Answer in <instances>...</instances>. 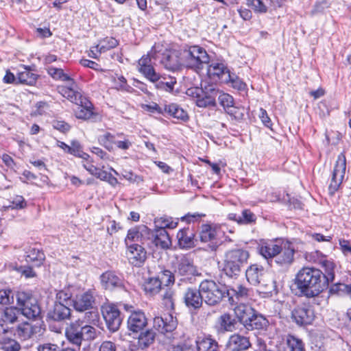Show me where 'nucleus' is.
Masks as SVG:
<instances>
[{
    "mask_svg": "<svg viewBox=\"0 0 351 351\" xmlns=\"http://www.w3.org/2000/svg\"><path fill=\"white\" fill-rule=\"evenodd\" d=\"M250 257L248 251L237 248L228 251L225 254L223 271L230 278H237L247 264Z\"/></svg>",
    "mask_w": 351,
    "mask_h": 351,
    "instance_id": "nucleus-3",
    "label": "nucleus"
},
{
    "mask_svg": "<svg viewBox=\"0 0 351 351\" xmlns=\"http://www.w3.org/2000/svg\"><path fill=\"white\" fill-rule=\"evenodd\" d=\"M179 246L182 249H190L195 246V234L189 228H183L177 233Z\"/></svg>",
    "mask_w": 351,
    "mask_h": 351,
    "instance_id": "nucleus-30",
    "label": "nucleus"
},
{
    "mask_svg": "<svg viewBox=\"0 0 351 351\" xmlns=\"http://www.w3.org/2000/svg\"><path fill=\"white\" fill-rule=\"evenodd\" d=\"M174 293L170 289H167L162 295V304L167 310H174Z\"/></svg>",
    "mask_w": 351,
    "mask_h": 351,
    "instance_id": "nucleus-57",
    "label": "nucleus"
},
{
    "mask_svg": "<svg viewBox=\"0 0 351 351\" xmlns=\"http://www.w3.org/2000/svg\"><path fill=\"white\" fill-rule=\"evenodd\" d=\"M126 254L129 263L134 267H142L147 259V252L145 248L137 243L128 245Z\"/></svg>",
    "mask_w": 351,
    "mask_h": 351,
    "instance_id": "nucleus-13",
    "label": "nucleus"
},
{
    "mask_svg": "<svg viewBox=\"0 0 351 351\" xmlns=\"http://www.w3.org/2000/svg\"><path fill=\"white\" fill-rule=\"evenodd\" d=\"M80 323L82 331L84 332V338H85V340L90 341L94 339L96 337V329L89 324H84V322L83 321L80 320Z\"/></svg>",
    "mask_w": 351,
    "mask_h": 351,
    "instance_id": "nucleus-59",
    "label": "nucleus"
},
{
    "mask_svg": "<svg viewBox=\"0 0 351 351\" xmlns=\"http://www.w3.org/2000/svg\"><path fill=\"white\" fill-rule=\"evenodd\" d=\"M115 139V136L110 132H106L98 137L99 143L108 151L113 149V145L114 144Z\"/></svg>",
    "mask_w": 351,
    "mask_h": 351,
    "instance_id": "nucleus-50",
    "label": "nucleus"
},
{
    "mask_svg": "<svg viewBox=\"0 0 351 351\" xmlns=\"http://www.w3.org/2000/svg\"><path fill=\"white\" fill-rule=\"evenodd\" d=\"M20 313L28 319L36 320L42 318L41 308L35 298L34 302H30L22 308Z\"/></svg>",
    "mask_w": 351,
    "mask_h": 351,
    "instance_id": "nucleus-31",
    "label": "nucleus"
},
{
    "mask_svg": "<svg viewBox=\"0 0 351 351\" xmlns=\"http://www.w3.org/2000/svg\"><path fill=\"white\" fill-rule=\"evenodd\" d=\"M217 97L221 106H222L226 110L234 104V99L230 95L222 93L219 90V95Z\"/></svg>",
    "mask_w": 351,
    "mask_h": 351,
    "instance_id": "nucleus-60",
    "label": "nucleus"
},
{
    "mask_svg": "<svg viewBox=\"0 0 351 351\" xmlns=\"http://www.w3.org/2000/svg\"><path fill=\"white\" fill-rule=\"evenodd\" d=\"M71 309L61 302H55L47 314V322H62L69 318Z\"/></svg>",
    "mask_w": 351,
    "mask_h": 351,
    "instance_id": "nucleus-18",
    "label": "nucleus"
},
{
    "mask_svg": "<svg viewBox=\"0 0 351 351\" xmlns=\"http://www.w3.org/2000/svg\"><path fill=\"white\" fill-rule=\"evenodd\" d=\"M295 284L301 293L307 298H314L327 289L323 272L317 268L305 267L296 274Z\"/></svg>",
    "mask_w": 351,
    "mask_h": 351,
    "instance_id": "nucleus-1",
    "label": "nucleus"
},
{
    "mask_svg": "<svg viewBox=\"0 0 351 351\" xmlns=\"http://www.w3.org/2000/svg\"><path fill=\"white\" fill-rule=\"evenodd\" d=\"M157 278L161 282V286L163 285L168 287L174 283L177 276L175 275V272L172 273L169 270L164 269L158 274Z\"/></svg>",
    "mask_w": 351,
    "mask_h": 351,
    "instance_id": "nucleus-48",
    "label": "nucleus"
},
{
    "mask_svg": "<svg viewBox=\"0 0 351 351\" xmlns=\"http://www.w3.org/2000/svg\"><path fill=\"white\" fill-rule=\"evenodd\" d=\"M36 327L33 326L28 322H23L17 326L15 335L21 340L30 339L36 332Z\"/></svg>",
    "mask_w": 351,
    "mask_h": 351,
    "instance_id": "nucleus-35",
    "label": "nucleus"
},
{
    "mask_svg": "<svg viewBox=\"0 0 351 351\" xmlns=\"http://www.w3.org/2000/svg\"><path fill=\"white\" fill-rule=\"evenodd\" d=\"M208 71L210 74L216 75L223 81L225 77H228V74L231 73L223 63H213L209 65Z\"/></svg>",
    "mask_w": 351,
    "mask_h": 351,
    "instance_id": "nucleus-40",
    "label": "nucleus"
},
{
    "mask_svg": "<svg viewBox=\"0 0 351 351\" xmlns=\"http://www.w3.org/2000/svg\"><path fill=\"white\" fill-rule=\"evenodd\" d=\"M246 2L256 12L265 13L267 11V6L261 0H246Z\"/></svg>",
    "mask_w": 351,
    "mask_h": 351,
    "instance_id": "nucleus-63",
    "label": "nucleus"
},
{
    "mask_svg": "<svg viewBox=\"0 0 351 351\" xmlns=\"http://www.w3.org/2000/svg\"><path fill=\"white\" fill-rule=\"evenodd\" d=\"M20 315V310L14 306L6 307L1 312L0 325L4 332L8 330L9 324L18 321Z\"/></svg>",
    "mask_w": 351,
    "mask_h": 351,
    "instance_id": "nucleus-20",
    "label": "nucleus"
},
{
    "mask_svg": "<svg viewBox=\"0 0 351 351\" xmlns=\"http://www.w3.org/2000/svg\"><path fill=\"white\" fill-rule=\"evenodd\" d=\"M224 82H230L232 86L238 90H245L247 88L246 84L234 74H228V77L224 78Z\"/></svg>",
    "mask_w": 351,
    "mask_h": 351,
    "instance_id": "nucleus-52",
    "label": "nucleus"
},
{
    "mask_svg": "<svg viewBox=\"0 0 351 351\" xmlns=\"http://www.w3.org/2000/svg\"><path fill=\"white\" fill-rule=\"evenodd\" d=\"M150 240V230L145 226H140L131 228L128 230L125 242L127 245H130L128 242L140 241L143 245H149Z\"/></svg>",
    "mask_w": 351,
    "mask_h": 351,
    "instance_id": "nucleus-14",
    "label": "nucleus"
},
{
    "mask_svg": "<svg viewBox=\"0 0 351 351\" xmlns=\"http://www.w3.org/2000/svg\"><path fill=\"white\" fill-rule=\"evenodd\" d=\"M138 71L152 82H157L160 79V74L156 72L152 65L140 67Z\"/></svg>",
    "mask_w": 351,
    "mask_h": 351,
    "instance_id": "nucleus-49",
    "label": "nucleus"
},
{
    "mask_svg": "<svg viewBox=\"0 0 351 351\" xmlns=\"http://www.w3.org/2000/svg\"><path fill=\"white\" fill-rule=\"evenodd\" d=\"M267 275V271L264 267L257 263L250 265L245 271L247 280L254 286L263 283Z\"/></svg>",
    "mask_w": 351,
    "mask_h": 351,
    "instance_id": "nucleus-16",
    "label": "nucleus"
},
{
    "mask_svg": "<svg viewBox=\"0 0 351 351\" xmlns=\"http://www.w3.org/2000/svg\"><path fill=\"white\" fill-rule=\"evenodd\" d=\"M256 221V215L249 209H244L239 219V224L248 225L255 223Z\"/></svg>",
    "mask_w": 351,
    "mask_h": 351,
    "instance_id": "nucleus-53",
    "label": "nucleus"
},
{
    "mask_svg": "<svg viewBox=\"0 0 351 351\" xmlns=\"http://www.w3.org/2000/svg\"><path fill=\"white\" fill-rule=\"evenodd\" d=\"M112 81L114 88L117 90L131 92V90L132 89V88L128 84L126 79L123 75H116L112 77Z\"/></svg>",
    "mask_w": 351,
    "mask_h": 351,
    "instance_id": "nucleus-51",
    "label": "nucleus"
},
{
    "mask_svg": "<svg viewBox=\"0 0 351 351\" xmlns=\"http://www.w3.org/2000/svg\"><path fill=\"white\" fill-rule=\"evenodd\" d=\"M199 351H218V343L210 337L199 339L195 341Z\"/></svg>",
    "mask_w": 351,
    "mask_h": 351,
    "instance_id": "nucleus-36",
    "label": "nucleus"
},
{
    "mask_svg": "<svg viewBox=\"0 0 351 351\" xmlns=\"http://www.w3.org/2000/svg\"><path fill=\"white\" fill-rule=\"evenodd\" d=\"M199 288L204 301L209 306L219 304L226 296V288L212 280H204Z\"/></svg>",
    "mask_w": 351,
    "mask_h": 351,
    "instance_id": "nucleus-5",
    "label": "nucleus"
},
{
    "mask_svg": "<svg viewBox=\"0 0 351 351\" xmlns=\"http://www.w3.org/2000/svg\"><path fill=\"white\" fill-rule=\"evenodd\" d=\"M152 242L162 249H167L171 245V241L168 232L165 228H156L155 232L150 231Z\"/></svg>",
    "mask_w": 351,
    "mask_h": 351,
    "instance_id": "nucleus-23",
    "label": "nucleus"
},
{
    "mask_svg": "<svg viewBox=\"0 0 351 351\" xmlns=\"http://www.w3.org/2000/svg\"><path fill=\"white\" fill-rule=\"evenodd\" d=\"M156 332L152 329H148L140 333L137 340V347L141 350H145L154 343Z\"/></svg>",
    "mask_w": 351,
    "mask_h": 351,
    "instance_id": "nucleus-32",
    "label": "nucleus"
},
{
    "mask_svg": "<svg viewBox=\"0 0 351 351\" xmlns=\"http://www.w3.org/2000/svg\"><path fill=\"white\" fill-rule=\"evenodd\" d=\"M258 285L263 288V291L266 293H270L272 295L274 293H278L276 282L272 278L266 279L265 278L263 280V283H260Z\"/></svg>",
    "mask_w": 351,
    "mask_h": 351,
    "instance_id": "nucleus-56",
    "label": "nucleus"
},
{
    "mask_svg": "<svg viewBox=\"0 0 351 351\" xmlns=\"http://www.w3.org/2000/svg\"><path fill=\"white\" fill-rule=\"evenodd\" d=\"M77 108L75 110V115L77 119L88 120L95 115L92 103L86 97L79 101Z\"/></svg>",
    "mask_w": 351,
    "mask_h": 351,
    "instance_id": "nucleus-27",
    "label": "nucleus"
},
{
    "mask_svg": "<svg viewBox=\"0 0 351 351\" xmlns=\"http://www.w3.org/2000/svg\"><path fill=\"white\" fill-rule=\"evenodd\" d=\"M226 112L237 121H241L244 118L245 109L242 106H234L232 105L226 110Z\"/></svg>",
    "mask_w": 351,
    "mask_h": 351,
    "instance_id": "nucleus-55",
    "label": "nucleus"
},
{
    "mask_svg": "<svg viewBox=\"0 0 351 351\" xmlns=\"http://www.w3.org/2000/svg\"><path fill=\"white\" fill-rule=\"evenodd\" d=\"M249 289L242 285H236L230 289H226V293L229 298V302L231 304L237 303L238 302L245 300L248 297Z\"/></svg>",
    "mask_w": 351,
    "mask_h": 351,
    "instance_id": "nucleus-29",
    "label": "nucleus"
},
{
    "mask_svg": "<svg viewBox=\"0 0 351 351\" xmlns=\"http://www.w3.org/2000/svg\"><path fill=\"white\" fill-rule=\"evenodd\" d=\"M177 327V320L171 314L164 317V328L161 330L162 334L173 332Z\"/></svg>",
    "mask_w": 351,
    "mask_h": 351,
    "instance_id": "nucleus-54",
    "label": "nucleus"
},
{
    "mask_svg": "<svg viewBox=\"0 0 351 351\" xmlns=\"http://www.w3.org/2000/svg\"><path fill=\"white\" fill-rule=\"evenodd\" d=\"M101 287L109 291L125 290V280L122 274L113 270H108L99 276Z\"/></svg>",
    "mask_w": 351,
    "mask_h": 351,
    "instance_id": "nucleus-9",
    "label": "nucleus"
},
{
    "mask_svg": "<svg viewBox=\"0 0 351 351\" xmlns=\"http://www.w3.org/2000/svg\"><path fill=\"white\" fill-rule=\"evenodd\" d=\"M236 319L228 313L221 314L215 321L214 329L217 335L232 332L235 329Z\"/></svg>",
    "mask_w": 351,
    "mask_h": 351,
    "instance_id": "nucleus-17",
    "label": "nucleus"
},
{
    "mask_svg": "<svg viewBox=\"0 0 351 351\" xmlns=\"http://www.w3.org/2000/svg\"><path fill=\"white\" fill-rule=\"evenodd\" d=\"M21 349V344L15 339L5 338L0 341V350L1 351H20Z\"/></svg>",
    "mask_w": 351,
    "mask_h": 351,
    "instance_id": "nucleus-45",
    "label": "nucleus"
},
{
    "mask_svg": "<svg viewBox=\"0 0 351 351\" xmlns=\"http://www.w3.org/2000/svg\"><path fill=\"white\" fill-rule=\"evenodd\" d=\"M155 223L157 228H165V230H166V228H175L178 225V222L173 221L171 220V218L168 217L158 219L155 221Z\"/></svg>",
    "mask_w": 351,
    "mask_h": 351,
    "instance_id": "nucleus-58",
    "label": "nucleus"
},
{
    "mask_svg": "<svg viewBox=\"0 0 351 351\" xmlns=\"http://www.w3.org/2000/svg\"><path fill=\"white\" fill-rule=\"evenodd\" d=\"M36 350L37 351H60V348L56 343L48 342L39 344Z\"/></svg>",
    "mask_w": 351,
    "mask_h": 351,
    "instance_id": "nucleus-64",
    "label": "nucleus"
},
{
    "mask_svg": "<svg viewBox=\"0 0 351 351\" xmlns=\"http://www.w3.org/2000/svg\"><path fill=\"white\" fill-rule=\"evenodd\" d=\"M14 293L10 289L0 290V304H10L14 302Z\"/></svg>",
    "mask_w": 351,
    "mask_h": 351,
    "instance_id": "nucleus-61",
    "label": "nucleus"
},
{
    "mask_svg": "<svg viewBox=\"0 0 351 351\" xmlns=\"http://www.w3.org/2000/svg\"><path fill=\"white\" fill-rule=\"evenodd\" d=\"M182 56L186 66L195 70L202 69L210 60L206 51L197 45L190 46L184 49Z\"/></svg>",
    "mask_w": 351,
    "mask_h": 351,
    "instance_id": "nucleus-6",
    "label": "nucleus"
},
{
    "mask_svg": "<svg viewBox=\"0 0 351 351\" xmlns=\"http://www.w3.org/2000/svg\"><path fill=\"white\" fill-rule=\"evenodd\" d=\"M295 250L289 243L280 245V250L277 254L274 261L282 267L290 265L294 260Z\"/></svg>",
    "mask_w": 351,
    "mask_h": 351,
    "instance_id": "nucleus-19",
    "label": "nucleus"
},
{
    "mask_svg": "<svg viewBox=\"0 0 351 351\" xmlns=\"http://www.w3.org/2000/svg\"><path fill=\"white\" fill-rule=\"evenodd\" d=\"M154 83L157 89L171 92L173 90L174 85L176 84V80L174 78H171L169 82L160 81L159 80L157 82Z\"/></svg>",
    "mask_w": 351,
    "mask_h": 351,
    "instance_id": "nucleus-62",
    "label": "nucleus"
},
{
    "mask_svg": "<svg viewBox=\"0 0 351 351\" xmlns=\"http://www.w3.org/2000/svg\"><path fill=\"white\" fill-rule=\"evenodd\" d=\"M346 169V159L343 154H340L337 159L330 184L329 185V191L330 193H335L343 182Z\"/></svg>",
    "mask_w": 351,
    "mask_h": 351,
    "instance_id": "nucleus-10",
    "label": "nucleus"
},
{
    "mask_svg": "<svg viewBox=\"0 0 351 351\" xmlns=\"http://www.w3.org/2000/svg\"><path fill=\"white\" fill-rule=\"evenodd\" d=\"M69 341L75 345L78 349L83 341H86L84 338V332L81 327L80 320L71 324V328L66 332Z\"/></svg>",
    "mask_w": 351,
    "mask_h": 351,
    "instance_id": "nucleus-24",
    "label": "nucleus"
},
{
    "mask_svg": "<svg viewBox=\"0 0 351 351\" xmlns=\"http://www.w3.org/2000/svg\"><path fill=\"white\" fill-rule=\"evenodd\" d=\"M235 314L239 322L247 330L265 329L269 323L263 315L247 305L237 306Z\"/></svg>",
    "mask_w": 351,
    "mask_h": 351,
    "instance_id": "nucleus-2",
    "label": "nucleus"
},
{
    "mask_svg": "<svg viewBox=\"0 0 351 351\" xmlns=\"http://www.w3.org/2000/svg\"><path fill=\"white\" fill-rule=\"evenodd\" d=\"M186 94L195 98V104L199 108L215 107L219 89L213 85H208L204 88L191 87L186 90Z\"/></svg>",
    "mask_w": 351,
    "mask_h": 351,
    "instance_id": "nucleus-4",
    "label": "nucleus"
},
{
    "mask_svg": "<svg viewBox=\"0 0 351 351\" xmlns=\"http://www.w3.org/2000/svg\"><path fill=\"white\" fill-rule=\"evenodd\" d=\"M250 346L249 338L239 334L232 335L226 345L227 348L231 351H243Z\"/></svg>",
    "mask_w": 351,
    "mask_h": 351,
    "instance_id": "nucleus-22",
    "label": "nucleus"
},
{
    "mask_svg": "<svg viewBox=\"0 0 351 351\" xmlns=\"http://www.w3.org/2000/svg\"><path fill=\"white\" fill-rule=\"evenodd\" d=\"M280 250V245L274 241H263L258 247L259 253L266 259H275Z\"/></svg>",
    "mask_w": 351,
    "mask_h": 351,
    "instance_id": "nucleus-25",
    "label": "nucleus"
},
{
    "mask_svg": "<svg viewBox=\"0 0 351 351\" xmlns=\"http://www.w3.org/2000/svg\"><path fill=\"white\" fill-rule=\"evenodd\" d=\"M286 343L290 351H305L302 341L293 335H287Z\"/></svg>",
    "mask_w": 351,
    "mask_h": 351,
    "instance_id": "nucleus-46",
    "label": "nucleus"
},
{
    "mask_svg": "<svg viewBox=\"0 0 351 351\" xmlns=\"http://www.w3.org/2000/svg\"><path fill=\"white\" fill-rule=\"evenodd\" d=\"M102 315L108 328L112 332L118 330L121 324V318L117 307L112 304L103 307Z\"/></svg>",
    "mask_w": 351,
    "mask_h": 351,
    "instance_id": "nucleus-12",
    "label": "nucleus"
},
{
    "mask_svg": "<svg viewBox=\"0 0 351 351\" xmlns=\"http://www.w3.org/2000/svg\"><path fill=\"white\" fill-rule=\"evenodd\" d=\"M161 288V282L157 277L149 278L143 284V290L149 295L158 293Z\"/></svg>",
    "mask_w": 351,
    "mask_h": 351,
    "instance_id": "nucleus-39",
    "label": "nucleus"
},
{
    "mask_svg": "<svg viewBox=\"0 0 351 351\" xmlns=\"http://www.w3.org/2000/svg\"><path fill=\"white\" fill-rule=\"evenodd\" d=\"M320 265L324 269L323 276L324 277L325 284H326V288L328 289L329 284L335 280L336 265L332 261L326 259L322 260Z\"/></svg>",
    "mask_w": 351,
    "mask_h": 351,
    "instance_id": "nucleus-33",
    "label": "nucleus"
},
{
    "mask_svg": "<svg viewBox=\"0 0 351 351\" xmlns=\"http://www.w3.org/2000/svg\"><path fill=\"white\" fill-rule=\"evenodd\" d=\"M37 77L36 74L25 68V71L18 73L16 84L33 85L36 82Z\"/></svg>",
    "mask_w": 351,
    "mask_h": 351,
    "instance_id": "nucleus-41",
    "label": "nucleus"
},
{
    "mask_svg": "<svg viewBox=\"0 0 351 351\" xmlns=\"http://www.w3.org/2000/svg\"><path fill=\"white\" fill-rule=\"evenodd\" d=\"M147 324L145 313L141 311H132L128 319V328L133 332L142 330Z\"/></svg>",
    "mask_w": 351,
    "mask_h": 351,
    "instance_id": "nucleus-21",
    "label": "nucleus"
},
{
    "mask_svg": "<svg viewBox=\"0 0 351 351\" xmlns=\"http://www.w3.org/2000/svg\"><path fill=\"white\" fill-rule=\"evenodd\" d=\"M69 86H58V92L71 102L78 104L79 101H82V99H85L86 97L83 96L80 92L74 89L75 86V82L73 84L71 82H69Z\"/></svg>",
    "mask_w": 351,
    "mask_h": 351,
    "instance_id": "nucleus-28",
    "label": "nucleus"
},
{
    "mask_svg": "<svg viewBox=\"0 0 351 351\" xmlns=\"http://www.w3.org/2000/svg\"><path fill=\"white\" fill-rule=\"evenodd\" d=\"M164 112L177 119L186 121L189 119L187 112L180 107L177 104H169L164 105Z\"/></svg>",
    "mask_w": 351,
    "mask_h": 351,
    "instance_id": "nucleus-34",
    "label": "nucleus"
},
{
    "mask_svg": "<svg viewBox=\"0 0 351 351\" xmlns=\"http://www.w3.org/2000/svg\"><path fill=\"white\" fill-rule=\"evenodd\" d=\"M199 238L202 243H208V247L211 251H215L218 247L217 242L215 241L217 237V230L215 227L210 224H202L199 228Z\"/></svg>",
    "mask_w": 351,
    "mask_h": 351,
    "instance_id": "nucleus-15",
    "label": "nucleus"
},
{
    "mask_svg": "<svg viewBox=\"0 0 351 351\" xmlns=\"http://www.w3.org/2000/svg\"><path fill=\"white\" fill-rule=\"evenodd\" d=\"M94 302V297L89 291L76 296L75 299L73 301L75 309L80 312L91 309Z\"/></svg>",
    "mask_w": 351,
    "mask_h": 351,
    "instance_id": "nucleus-26",
    "label": "nucleus"
},
{
    "mask_svg": "<svg viewBox=\"0 0 351 351\" xmlns=\"http://www.w3.org/2000/svg\"><path fill=\"white\" fill-rule=\"evenodd\" d=\"M68 154L73 155L75 157L81 158L83 160H88L90 156L83 151L82 146L78 141H72Z\"/></svg>",
    "mask_w": 351,
    "mask_h": 351,
    "instance_id": "nucleus-43",
    "label": "nucleus"
},
{
    "mask_svg": "<svg viewBox=\"0 0 351 351\" xmlns=\"http://www.w3.org/2000/svg\"><path fill=\"white\" fill-rule=\"evenodd\" d=\"M16 300V304L19 310L27 305L30 302H34V298L32 294L25 291H17L14 294Z\"/></svg>",
    "mask_w": 351,
    "mask_h": 351,
    "instance_id": "nucleus-47",
    "label": "nucleus"
},
{
    "mask_svg": "<svg viewBox=\"0 0 351 351\" xmlns=\"http://www.w3.org/2000/svg\"><path fill=\"white\" fill-rule=\"evenodd\" d=\"M47 72L54 80L71 82L72 84H74V80L66 73H64L62 69L51 66L48 68Z\"/></svg>",
    "mask_w": 351,
    "mask_h": 351,
    "instance_id": "nucleus-44",
    "label": "nucleus"
},
{
    "mask_svg": "<svg viewBox=\"0 0 351 351\" xmlns=\"http://www.w3.org/2000/svg\"><path fill=\"white\" fill-rule=\"evenodd\" d=\"M182 300L186 306L191 310L199 309L204 302L200 288L193 287H189L184 290Z\"/></svg>",
    "mask_w": 351,
    "mask_h": 351,
    "instance_id": "nucleus-11",
    "label": "nucleus"
},
{
    "mask_svg": "<svg viewBox=\"0 0 351 351\" xmlns=\"http://www.w3.org/2000/svg\"><path fill=\"white\" fill-rule=\"evenodd\" d=\"M174 272L177 278H180V281H188L190 283L193 282L195 276L201 275L193 261L184 256L178 260Z\"/></svg>",
    "mask_w": 351,
    "mask_h": 351,
    "instance_id": "nucleus-8",
    "label": "nucleus"
},
{
    "mask_svg": "<svg viewBox=\"0 0 351 351\" xmlns=\"http://www.w3.org/2000/svg\"><path fill=\"white\" fill-rule=\"evenodd\" d=\"M315 317L313 308L309 303L296 304L291 311L292 321L299 326L311 324Z\"/></svg>",
    "mask_w": 351,
    "mask_h": 351,
    "instance_id": "nucleus-7",
    "label": "nucleus"
},
{
    "mask_svg": "<svg viewBox=\"0 0 351 351\" xmlns=\"http://www.w3.org/2000/svg\"><path fill=\"white\" fill-rule=\"evenodd\" d=\"M161 62L167 69L171 71L178 69L181 65L180 59L175 53L164 54Z\"/></svg>",
    "mask_w": 351,
    "mask_h": 351,
    "instance_id": "nucleus-37",
    "label": "nucleus"
},
{
    "mask_svg": "<svg viewBox=\"0 0 351 351\" xmlns=\"http://www.w3.org/2000/svg\"><path fill=\"white\" fill-rule=\"evenodd\" d=\"M119 45V40L113 37H106L100 41L99 44L95 46L97 51L99 53H104L110 49L116 47Z\"/></svg>",
    "mask_w": 351,
    "mask_h": 351,
    "instance_id": "nucleus-42",
    "label": "nucleus"
},
{
    "mask_svg": "<svg viewBox=\"0 0 351 351\" xmlns=\"http://www.w3.org/2000/svg\"><path fill=\"white\" fill-rule=\"evenodd\" d=\"M45 258L43 251L32 248L27 252L25 260L27 263H32L34 265L39 267L43 264Z\"/></svg>",
    "mask_w": 351,
    "mask_h": 351,
    "instance_id": "nucleus-38",
    "label": "nucleus"
}]
</instances>
